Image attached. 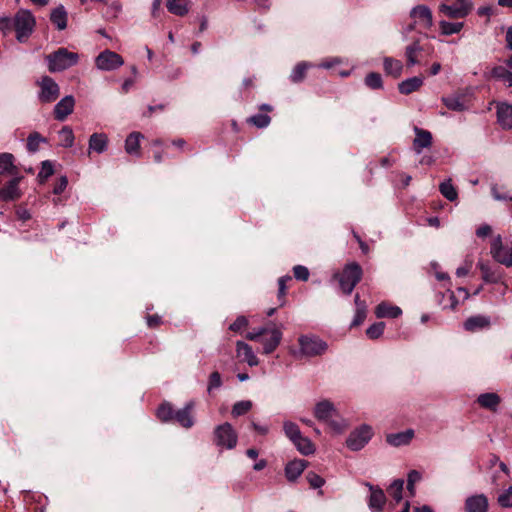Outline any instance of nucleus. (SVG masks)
Listing matches in <instances>:
<instances>
[{
  "mask_svg": "<svg viewBox=\"0 0 512 512\" xmlns=\"http://www.w3.org/2000/svg\"><path fill=\"white\" fill-rule=\"evenodd\" d=\"M497 503L502 508H512V486L497 497Z\"/></svg>",
  "mask_w": 512,
  "mask_h": 512,
  "instance_id": "nucleus-48",
  "label": "nucleus"
},
{
  "mask_svg": "<svg viewBox=\"0 0 512 512\" xmlns=\"http://www.w3.org/2000/svg\"><path fill=\"white\" fill-rule=\"evenodd\" d=\"M311 65L307 62H300L298 63L292 70L291 74H290V80L293 82V83H300L304 80L305 76H306V72H307V69L310 67Z\"/></svg>",
  "mask_w": 512,
  "mask_h": 512,
  "instance_id": "nucleus-36",
  "label": "nucleus"
},
{
  "mask_svg": "<svg viewBox=\"0 0 512 512\" xmlns=\"http://www.w3.org/2000/svg\"><path fill=\"white\" fill-rule=\"evenodd\" d=\"M494 78L502 80L508 87H512V72L503 66L494 67L491 71Z\"/></svg>",
  "mask_w": 512,
  "mask_h": 512,
  "instance_id": "nucleus-37",
  "label": "nucleus"
},
{
  "mask_svg": "<svg viewBox=\"0 0 512 512\" xmlns=\"http://www.w3.org/2000/svg\"><path fill=\"white\" fill-rule=\"evenodd\" d=\"M270 333V338L261 340L264 354H271L275 351L282 339V332L278 328H272Z\"/></svg>",
  "mask_w": 512,
  "mask_h": 512,
  "instance_id": "nucleus-24",
  "label": "nucleus"
},
{
  "mask_svg": "<svg viewBox=\"0 0 512 512\" xmlns=\"http://www.w3.org/2000/svg\"><path fill=\"white\" fill-rule=\"evenodd\" d=\"M95 64L100 70L111 71L121 67L124 60L118 53L106 49L96 57Z\"/></svg>",
  "mask_w": 512,
  "mask_h": 512,
  "instance_id": "nucleus-8",
  "label": "nucleus"
},
{
  "mask_svg": "<svg viewBox=\"0 0 512 512\" xmlns=\"http://www.w3.org/2000/svg\"><path fill=\"white\" fill-rule=\"evenodd\" d=\"M370 490V497L368 506L373 512H381L386 503V496L384 491L378 486H374L369 482L364 484Z\"/></svg>",
  "mask_w": 512,
  "mask_h": 512,
  "instance_id": "nucleus-12",
  "label": "nucleus"
},
{
  "mask_svg": "<svg viewBox=\"0 0 512 512\" xmlns=\"http://www.w3.org/2000/svg\"><path fill=\"white\" fill-rule=\"evenodd\" d=\"M75 106L73 96L68 95L62 98L54 107V117L58 121H64L70 115Z\"/></svg>",
  "mask_w": 512,
  "mask_h": 512,
  "instance_id": "nucleus-13",
  "label": "nucleus"
},
{
  "mask_svg": "<svg viewBox=\"0 0 512 512\" xmlns=\"http://www.w3.org/2000/svg\"><path fill=\"white\" fill-rule=\"evenodd\" d=\"M41 88L39 93V100L43 103H51L55 101L60 94L58 84L49 76H43L39 81Z\"/></svg>",
  "mask_w": 512,
  "mask_h": 512,
  "instance_id": "nucleus-9",
  "label": "nucleus"
},
{
  "mask_svg": "<svg viewBox=\"0 0 512 512\" xmlns=\"http://www.w3.org/2000/svg\"><path fill=\"white\" fill-rule=\"evenodd\" d=\"M285 435L294 442L297 438H300L301 432L297 424L291 421H285L283 424Z\"/></svg>",
  "mask_w": 512,
  "mask_h": 512,
  "instance_id": "nucleus-41",
  "label": "nucleus"
},
{
  "mask_svg": "<svg viewBox=\"0 0 512 512\" xmlns=\"http://www.w3.org/2000/svg\"><path fill=\"white\" fill-rule=\"evenodd\" d=\"M497 120L503 129H512V105L499 104L497 106Z\"/></svg>",
  "mask_w": 512,
  "mask_h": 512,
  "instance_id": "nucleus-20",
  "label": "nucleus"
},
{
  "mask_svg": "<svg viewBox=\"0 0 512 512\" xmlns=\"http://www.w3.org/2000/svg\"><path fill=\"white\" fill-rule=\"evenodd\" d=\"M306 479L310 486L314 489L321 488L325 483V480L313 471H309L306 474Z\"/></svg>",
  "mask_w": 512,
  "mask_h": 512,
  "instance_id": "nucleus-51",
  "label": "nucleus"
},
{
  "mask_svg": "<svg viewBox=\"0 0 512 512\" xmlns=\"http://www.w3.org/2000/svg\"><path fill=\"white\" fill-rule=\"evenodd\" d=\"M414 132L416 136L413 140V149L417 154H420L424 148L431 146L432 135L429 131L417 126L414 127Z\"/></svg>",
  "mask_w": 512,
  "mask_h": 512,
  "instance_id": "nucleus-16",
  "label": "nucleus"
},
{
  "mask_svg": "<svg viewBox=\"0 0 512 512\" xmlns=\"http://www.w3.org/2000/svg\"><path fill=\"white\" fill-rule=\"evenodd\" d=\"M314 416L319 421L327 423L329 427L337 433L342 432L345 427L343 421L334 419V417L337 416V411L333 403L328 400H323L316 404Z\"/></svg>",
  "mask_w": 512,
  "mask_h": 512,
  "instance_id": "nucleus-2",
  "label": "nucleus"
},
{
  "mask_svg": "<svg viewBox=\"0 0 512 512\" xmlns=\"http://www.w3.org/2000/svg\"><path fill=\"white\" fill-rule=\"evenodd\" d=\"M404 487V480H394L388 488V492L391 497L398 503L402 500V491Z\"/></svg>",
  "mask_w": 512,
  "mask_h": 512,
  "instance_id": "nucleus-39",
  "label": "nucleus"
},
{
  "mask_svg": "<svg viewBox=\"0 0 512 512\" xmlns=\"http://www.w3.org/2000/svg\"><path fill=\"white\" fill-rule=\"evenodd\" d=\"M488 508L489 501L484 494L472 495L465 501L466 512H488Z\"/></svg>",
  "mask_w": 512,
  "mask_h": 512,
  "instance_id": "nucleus-14",
  "label": "nucleus"
},
{
  "mask_svg": "<svg viewBox=\"0 0 512 512\" xmlns=\"http://www.w3.org/2000/svg\"><path fill=\"white\" fill-rule=\"evenodd\" d=\"M492 232V229L489 225L485 224V225H481L477 230H476V235L480 238H484V237H487L491 234Z\"/></svg>",
  "mask_w": 512,
  "mask_h": 512,
  "instance_id": "nucleus-59",
  "label": "nucleus"
},
{
  "mask_svg": "<svg viewBox=\"0 0 512 512\" xmlns=\"http://www.w3.org/2000/svg\"><path fill=\"white\" fill-rule=\"evenodd\" d=\"M426 222L429 226L438 228L440 226V219L438 216L427 217Z\"/></svg>",
  "mask_w": 512,
  "mask_h": 512,
  "instance_id": "nucleus-63",
  "label": "nucleus"
},
{
  "mask_svg": "<svg viewBox=\"0 0 512 512\" xmlns=\"http://www.w3.org/2000/svg\"><path fill=\"white\" fill-rule=\"evenodd\" d=\"M378 318H397L402 314V310L398 306H390L386 303H380L375 309Z\"/></svg>",
  "mask_w": 512,
  "mask_h": 512,
  "instance_id": "nucleus-32",
  "label": "nucleus"
},
{
  "mask_svg": "<svg viewBox=\"0 0 512 512\" xmlns=\"http://www.w3.org/2000/svg\"><path fill=\"white\" fill-rule=\"evenodd\" d=\"M54 173V167L51 161L45 160L41 164V170L38 173V180L44 183Z\"/></svg>",
  "mask_w": 512,
  "mask_h": 512,
  "instance_id": "nucleus-45",
  "label": "nucleus"
},
{
  "mask_svg": "<svg viewBox=\"0 0 512 512\" xmlns=\"http://www.w3.org/2000/svg\"><path fill=\"white\" fill-rule=\"evenodd\" d=\"M248 122L258 128H265L270 124L271 118L267 114H256L251 116Z\"/></svg>",
  "mask_w": 512,
  "mask_h": 512,
  "instance_id": "nucleus-49",
  "label": "nucleus"
},
{
  "mask_svg": "<svg viewBox=\"0 0 512 512\" xmlns=\"http://www.w3.org/2000/svg\"><path fill=\"white\" fill-rule=\"evenodd\" d=\"M473 94L469 89L459 91L450 98V110L463 112L472 106Z\"/></svg>",
  "mask_w": 512,
  "mask_h": 512,
  "instance_id": "nucleus-10",
  "label": "nucleus"
},
{
  "mask_svg": "<svg viewBox=\"0 0 512 512\" xmlns=\"http://www.w3.org/2000/svg\"><path fill=\"white\" fill-rule=\"evenodd\" d=\"M236 351L239 357H243L244 361L251 367L257 366L259 364V360L254 354L252 347L245 342L237 341L236 343Z\"/></svg>",
  "mask_w": 512,
  "mask_h": 512,
  "instance_id": "nucleus-21",
  "label": "nucleus"
},
{
  "mask_svg": "<svg viewBox=\"0 0 512 512\" xmlns=\"http://www.w3.org/2000/svg\"><path fill=\"white\" fill-rule=\"evenodd\" d=\"M251 408H252V402L249 400L236 402L232 408V415L234 417H239V416L244 415L247 412H249L251 410Z\"/></svg>",
  "mask_w": 512,
  "mask_h": 512,
  "instance_id": "nucleus-44",
  "label": "nucleus"
},
{
  "mask_svg": "<svg viewBox=\"0 0 512 512\" xmlns=\"http://www.w3.org/2000/svg\"><path fill=\"white\" fill-rule=\"evenodd\" d=\"M190 0H166V6L170 13L184 16L189 12Z\"/></svg>",
  "mask_w": 512,
  "mask_h": 512,
  "instance_id": "nucleus-29",
  "label": "nucleus"
},
{
  "mask_svg": "<svg viewBox=\"0 0 512 512\" xmlns=\"http://www.w3.org/2000/svg\"><path fill=\"white\" fill-rule=\"evenodd\" d=\"M45 138H43L38 132L31 133L27 138V149L30 152H36L39 149V144L44 142Z\"/></svg>",
  "mask_w": 512,
  "mask_h": 512,
  "instance_id": "nucleus-46",
  "label": "nucleus"
},
{
  "mask_svg": "<svg viewBox=\"0 0 512 512\" xmlns=\"http://www.w3.org/2000/svg\"><path fill=\"white\" fill-rule=\"evenodd\" d=\"M175 412L169 403L160 405L157 410V416L162 422H168L174 419Z\"/></svg>",
  "mask_w": 512,
  "mask_h": 512,
  "instance_id": "nucleus-40",
  "label": "nucleus"
},
{
  "mask_svg": "<svg viewBox=\"0 0 512 512\" xmlns=\"http://www.w3.org/2000/svg\"><path fill=\"white\" fill-rule=\"evenodd\" d=\"M271 329L267 328V327H261V328H258L254 331H251V332H248L246 334V338L248 340H251V341H255V340H258L262 335L270 332Z\"/></svg>",
  "mask_w": 512,
  "mask_h": 512,
  "instance_id": "nucleus-57",
  "label": "nucleus"
},
{
  "mask_svg": "<svg viewBox=\"0 0 512 512\" xmlns=\"http://www.w3.org/2000/svg\"><path fill=\"white\" fill-rule=\"evenodd\" d=\"M472 2L470 0H455L450 5V18H463L467 16L472 9Z\"/></svg>",
  "mask_w": 512,
  "mask_h": 512,
  "instance_id": "nucleus-22",
  "label": "nucleus"
},
{
  "mask_svg": "<svg viewBox=\"0 0 512 512\" xmlns=\"http://www.w3.org/2000/svg\"><path fill=\"white\" fill-rule=\"evenodd\" d=\"M422 474L417 470H411L407 476V490L411 497L415 495V484L421 481Z\"/></svg>",
  "mask_w": 512,
  "mask_h": 512,
  "instance_id": "nucleus-42",
  "label": "nucleus"
},
{
  "mask_svg": "<svg viewBox=\"0 0 512 512\" xmlns=\"http://www.w3.org/2000/svg\"><path fill=\"white\" fill-rule=\"evenodd\" d=\"M410 16L415 20V23L422 25L424 28L432 26V13L425 5L414 7L410 12Z\"/></svg>",
  "mask_w": 512,
  "mask_h": 512,
  "instance_id": "nucleus-17",
  "label": "nucleus"
},
{
  "mask_svg": "<svg viewBox=\"0 0 512 512\" xmlns=\"http://www.w3.org/2000/svg\"><path fill=\"white\" fill-rule=\"evenodd\" d=\"M35 24V18L32 13L29 10L20 9L14 17V28L17 40L22 42L31 35Z\"/></svg>",
  "mask_w": 512,
  "mask_h": 512,
  "instance_id": "nucleus-4",
  "label": "nucleus"
},
{
  "mask_svg": "<svg viewBox=\"0 0 512 512\" xmlns=\"http://www.w3.org/2000/svg\"><path fill=\"white\" fill-rule=\"evenodd\" d=\"M501 402V398L498 394L490 392V393H483L480 394L477 398V403L492 412L497 411V408Z\"/></svg>",
  "mask_w": 512,
  "mask_h": 512,
  "instance_id": "nucleus-23",
  "label": "nucleus"
},
{
  "mask_svg": "<svg viewBox=\"0 0 512 512\" xmlns=\"http://www.w3.org/2000/svg\"><path fill=\"white\" fill-rule=\"evenodd\" d=\"M364 83L368 88L373 90L382 89L383 87L382 77L376 72L368 73L364 79Z\"/></svg>",
  "mask_w": 512,
  "mask_h": 512,
  "instance_id": "nucleus-38",
  "label": "nucleus"
},
{
  "mask_svg": "<svg viewBox=\"0 0 512 512\" xmlns=\"http://www.w3.org/2000/svg\"><path fill=\"white\" fill-rule=\"evenodd\" d=\"M505 40H506V47L509 50H512V26L508 27Z\"/></svg>",
  "mask_w": 512,
  "mask_h": 512,
  "instance_id": "nucleus-64",
  "label": "nucleus"
},
{
  "mask_svg": "<svg viewBox=\"0 0 512 512\" xmlns=\"http://www.w3.org/2000/svg\"><path fill=\"white\" fill-rule=\"evenodd\" d=\"M161 323V317L158 315H149L147 317V325L150 328H155Z\"/></svg>",
  "mask_w": 512,
  "mask_h": 512,
  "instance_id": "nucleus-62",
  "label": "nucleus"
},
{
  "mask_svg": "<svg viewBox=\"0 0 512 512\" xmlns=\"http://www.w3.org/2000/svg\"><path fill=\"white\" fill-rule=\"evenodd\" d=\"M222 385L221 375L219 372L214 371L210 374L207 391L210 393L213 389L219 388Z\"/></svg>",
  "mask_w": 512,
  "mask_h": 512,
  "instance_id": "nucleus-52",
  "label": "nucleus"
},
{
  "mask_svg": "<svg viewBox=\"0 0 512 512\" xmlns=\"http://www.w3.org/2000/svg\"><path fill=\"white\" fill-rule=\"evenodd\" d=\"M300 354L305 357H315L325 353L328 345L325 341L315 336L303 335L298 339Z\"/></svg>",
  "mask_w": 512,
  "mask_h": 512,
  "instance_id": "nucleus-5",
  "label": "nucleus"
},
{
  "mask_svg": "<svg viewBox=\"0 0 512 512\" xmlns=\"http://www.w3.org/2000/svg\"><path fill=\"white\" fill-rule=\"evenodd\" d=\"M413 436H414V431L412 429H408L403 432H398V433L387 435L386 441L392 446L399 447V446L407 445L408 443H410Z\"/></svg>",
  "mask_w": 512,
  "mask_h": 512,
  "instance_id": "nucleus-25",
  "label": "nucleus"
},
{
  "mask_svg": "<svg viewBox=\"0 0 512 512\" xmlns=\"http://www.w3.org/2000/svg\"><path fill=\"white\" fill-rule=\"evenodd\" d=\"M59 136H60V139H61V145L63 147L69 148V147L73 146L74 134H73V131H72V129L70 127L64 126L59 131Z\"/></svg>",
  "mask_w": 512,
  "mask_h": 512,
  "instance_id": "nucleus-43",
  "label": "nucleus"
},
{
  "mask_svg": "<svg viewBox=\"0 0 512 512\" xmlns=\"http://www.w3.org/2000/svg\"><path fill=\"white\" fill-rule=\"evenodd\" d=\"M68 180L65 176L60 177L58 182L55 184L53 188L54 194H61L67 187Z\"/></svg>",
  "mask_w": 512,
  "mask_h": 512,
  "instance_id": "nucleus-58",
  "label": "nucleus"
},
{
  "mask_svg": "<svg viewBox=\"0 0 512 512\" xmlns=\"http://www.w3.org/2000/svg\"><path fill=\"white\" fill-rule=\"evenodd\" d=\"M193 402L187 403L182 409L175 412L174 419L179 425L184 428H190L194 424L192 416Z\"/></svg>",
  "mask_w": 512,
  "mask_h": 512,
  "instance_id": "nucleus-18",
  "label": "nucleus"
},
{
  "mask_svg": "<svg viewBox=\"0 0 512 512\" xmlns=\"http://www.w3.org/2000/svg\"><path fill=\"white\" fill-rule=\"evenodd\" d=\"M307 467V461L296 459L290 461L285 467V476L288 481L294 482Z\"/></svg>",
  "mask_w": 512,
  "mask_h": 512,
  "instance_id": "nucleus-19",
  "label": "nucleus"
},
{
  "mask_svg": "<svg viewBox=\"0 0 512 512\" xmlns=\"http://www.w3.org/2000/svg\"><path fill=\"white\" fill-rule=\"evenodd\" d=\"M215 443L217 446L232 449L237 444V434L230 423H224L215 428Z\"/></svg>",
  "mask_w": 512,
  "mask_h": 512,
  "instance_id": "nucleus-6",
  "label": "nucleus"
},
{
  "mask_svg": "<svg viewBox=\"0 0 512 512\" xmlns=\"http://www.w3.org/2000/svg\"><path fill=\"white\" fill-rule=\"evenodd\" d=\"M14 156L10 153L0 154V174H15L16 166L13 164Z\"/></svg>",
  "mask_w": 512,
  "mask_h": 512,
  "instance_id": "nucleus-34",
  "label": "nucleus"
},
{
  "mask_svg": "<svg viewBox=\"0 0 512 512\" xmlns=\"http://www.w3.org/2000/svg\"><path fill=\"white\" fill-rule=\"evenodd\" d=\"M45 59L48 64V70L54 73L75 66L79 61V55L75 52L68 51L66 48H59L48 54Z\"/></svg>",
  "mask_w": 512,
  "mask_h": 512,
  "instance_id": "nucleus-1",
  "label": "nucleus"
},
{
  "mask_svg": "<svg viewBox=\"0 0 512 512\" xmlns=\"http://www.w3.org/2000/svg\"><path fill=\"white\" fill-rule=\"evenodd\" d=\"M384 328H385V323L384 322L374 323V324H372L371 326H369L367 328L366 335L370 339H377V338H379L383 334Z\"/></svg>",
  "mask_w": 512,
  "mask_h": 512,
  "instance_id": "nucleus-50",
  "label": "nucleus"
},
{
  "mask_svg": "<svg viewBox=\"0 0 512 512\" xmlns=\"http://www.w3.org/2000/svg\"><path fill=\"white\" fill-rule=\"evenodd\" d=\"M21 177L11 179L3 188H0V201H13L21 197L19 182Z\"/></svg>",
  "mask_w": 512,
  "mask_h": 512,
  "instance_id": "nucleus-15",
  "label": "nucleus"
},
{
  "mask_svg": "<svg viewBox=\"0 0 512 512\" xmlns=\"http://www.w3.org/2000/svg\"><path fill=\"white\" fill-rule=\"evenodd\" d=\"M481 271V278L486 283H499L503 278V270L498 265H490L479 261L477 264Z\"/></svg>",
  "mask_w": 512,
  "mask_h": 512,
  "instance_id": "nucleus-11",
  "label": "nucleus"
},
{
  "mask_svg": "<svg viewBox=\"0 0 512 512\" xmlns=\"http://www.w3.org/2000/svg\"><path fill=\"white\" fill-rule=\"evenodd\" d=\"M108 138L103 133H94L89 139V149L97 153H103L107 149Z\"/></svg>",
  "mask_w": 512,
  "mask_h": 512,
  "instance_id": "nucleus-31",
  "label": "nucleus"
},
{
  "mask_svg": "<svg viewBox=\"0 0 512 512\" xmlns=\"http://www.w3.org/2000/svg\"><path fill=\"white\" fill-rule=\"evenodd\" d=\"M431 269L433 270L434 275H435V277H436V279H437V280L442 281V280H445V279L447 278V276H446V274H445V273H442V272H440V271H439V265H438V263H436V262H432V263H431Z\"/></svg>",
  "mask_w": 512,
  "mask_h": 512,
  "instance_id": "nucleus-61",
  "label": "nucleus"
},
{
  "mask_svg": "<svg viewBox=\"0 0 512 512\" xmlns=\"http://www.w3.org/2000/svg\"><path fill=\"white\" fill-rule=\"evenodd\" d=\"M294 277L301 281H307L309 278V270L302 265H296L293 268Z\"/></svg>",
  "mask_w": 512,
  "mask_h": 512,
  "instance_id": "nucleus-54",
  "label": "nucleus"
},
{
  "mask_svg": "<svg viewBox=\"0 0 512 512\" xmlns=\"http://www.w3.org/2000/svg\"><path fill=\"white\" fill-rule=\"evenodd\" d=\"M248 325V320L245 316H238L236 320L229 326V329L234 332L240 331Z\"/></svg>",
  "mask_w": 512,
  "mask_h": 512,
  "instance_id": "nucleus-56",
  "label": "nucleus"
},
{
  "mask_svg": "<svg viewBox=\"0 0 512 512\" xmlns=\"http://www.w3.org/2000/svg\"><path fill=\"white\" fill-rule=\"evenodd\" d=\"M290 280H291L290 276H283V277H280L278 280V298L280 300H282V302L280 304L281 306L284 304V297L286 295V290H287L286 282L290 281Z\"/></svg>",
  "mask_w": 512,
  "mask_h": 512,
  "instance_id": "nucleus-53",
  "label": "nucleus"
},
{
  "mask_svg": "<svg viewBox=\"0 0 512 512\" xmlns=\"http://www.w3.org/2000/svg\"><path fill=\"white\" fill-rule=\"evenodd\" d=\"M141 138H143V135L140 132L129 134L125 141V151L130 155H138Z\"/></svg>",
  "mask_w": 512,
  "mask_h": 512,
  "instance_id": "nucleus-33",
  "label": "nucleus"
},
{
  "mask_svg": "<svg viewBox=\"0 0 512 512\" xmlns=\"http://www.w3.org/2000/svg\"><path fill=\"white\" fill-rule=\"evenodd\" d=\"M420 50H421V47L418 42H414L413 44L407 46L406 57H407V64L409 66H413L417 63L416 55Z\"/></svg>",
  "mask_w": 512,
  "mask_h": 512,
  "instance_id": "nucleus-47",
  "label": "nucleus"
},
{
  "mask_svg": "<svg viewBox=\"0 0 512 512\" xmlns=\"http://www.w3.org/2000/svg\"><path fill=\"white\" fill-rule=\"evenodd\" d=\"M383 67L386 74L391 75L394 78H398L402 74L403 64L397 59L385 57L383 60Z\"/></svg>",
  "mask_w": 512,
  "mask_h": 512,
  "instance_id": "nucleus-30",
  "label": "nucleus"
},
{
  "mask_svg": "<svg viewBox=\"0 0 512 512\" xmlns=\"http://www.w3.org/2000/svg\"><path fill=\"white\" fill-rule=\"evenodd\" d=\"M372 435V428L368 425H362L350 433L346 440L347 447L352 451L361 450L370 441Z\"/></svg>",
  "mask_w": 512,
  "mask_h": 512,
  "instance_id": "nucleus-7",
  "label": "nucleus"
},
{
  "mask_svg": "<svg viewBox=\"0 0 512 512\" xmlns=\"http://www.w3.org/2000/svg\"><path fill=\"white\" fill-rule=\"evenodd\" d=\"M361 278V266L356 262L347 264L339 274V285L342 292L346 295L351 294L355 286L360 282Z\"/></svg>",
  "mask_w": 512,
  "mask_h": 512,
  "instance_id": "nucleus-3",
  "label": "nucleus"
},
{
  "mask_svg": "<svg viewBox=\"0 0 512 512\" xmlns=\"http://www.w3.org/2000/svg\"><path fill=\"white\" fill-rule=\"evenodd\" d=\"M423 84V79L418 76L408 78L398 84V89L401 94L408 95L417 91Z\"/></svg>",
  "mask_w": 512,
  "mask_h": 512,
  "instance_id": "nucleus-28",
  "label": "nucleus"
},
{
  "mask_svg": "<svg viewBox=\"0 0 512 512\" xmlns=\"http://www.w3.org/2000/svg\"><path fill=\"white\" fill-rule=\"evenodd\" d=\"M293 444L296 446L297 450L303 455H311L315 452V446L311 442V440L307 437L300 435V438H297Z\"/></svg>",
  "mask_w": 512,
  "mask_h": 512,
  "instance_id": "nucleus-35",
  "label": "nucleus"
},
{
  "mask_svg": "<svg viewBox=\"0 0 512 512\" xmlns=\"http://www.w3.org/2000/svg\"><path fill=\"white\" fill-rule=\"evenodd\" d=\"M471 267H472V261L466 262L462 267H459L456 270V275L458 277L466 276L469 273Z\"/></svg>",
  "mask_w": 512,
  "mask_h": 512,
  "instance_id": "nucleus-60",
  "label": "nucleus"
},
{
  "mask_svg": "<svg viewBox=\"0 0 512 512\" xmlns=\"http://www.w3.org/2000/svg\"><path fill=\"white\" fill-rule=\"evenodd\" d=\"M51 22L56 26L58 30H64L67 27V11L63 5H59L52 10L50 15Z\"/></svg>",
  "mask_w": 512,
  "mask_h": 512,
  "instance_id": "nucleus-27",
  "label": "nucleus"
},
{
  "mask_svg": "<svg viewBox=\"0 0 512 512\" xmlns=\"http://www.w3.org/2000/svg\"><path fill=\"white\" fill-rule=\"evenodd\" d=\"M366 318V306L362 305V307L356 308V313L354 319L352 321V326L360 325Z\"/></svg>",
  "mask_w": 512,
  "mask_h": 512,
  "instance_id": "nucleus-55",
  "label": "nucleus"
},
{
  "mask_svg": "<svg viewBox=\"0 0 512 512\" xmlns=\"http://www.w3.org/2000/svg\"><path fill=\"white\" fill-rule=\"evenodd\" d=\"M490 326V318L483 315H476L469 317L465 323L464 328L467 331H477Z\"/></svg>",
  "mask_w": 512,
  "mask_h": 512,
  "instance_id": "nucleus-26",
  "label": "nucleus"
}]
</instances>
